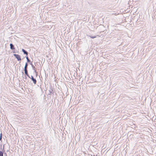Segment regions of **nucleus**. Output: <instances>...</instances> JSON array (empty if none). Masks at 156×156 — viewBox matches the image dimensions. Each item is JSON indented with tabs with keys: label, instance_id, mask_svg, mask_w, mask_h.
I'll list each match as a JSON object with an SVG mask.
<instances>
[{
	"label": "nucleus",
	"instance_id": "20e7f679",
	"mask_svg": "<svg viewBox=\"0 0 156 156\" xmlns=\"http://www.w3.org/2000/svg\"><path fill=\"white\" fill-rule=\"evenodd\" d=\"M10 48L12 50H14L15 49L14 46L11 43L10 44Z\"/></svg>",
	"mask_w": 156,
	"mask_h": 156
},
{
	"label": "nucleus",
	"instance_id": "f03ea898",
	"mask_svg": "<svg viewBox=\"0 0 156 156\" xmlns=\"http://www.w3.org/2000/svg\"><path fill=\"white\" fill-rule=\"evenodd\" d=\"M30 78H31V79L33 81L34 83V84H36V83H37V81H36V79L34 78L32 76H31V77H30Z\"/></svg>",
	"mask_w": 156,
	"mask_h": 156
},
{
	"label": "nucleus",
	"instance_id": "ddd939ff",
	"mask_svg": "<svg viewBox=\"0 0 156 156\" xmlns=\"http://www.w3.org/2000/svg\"><path fill=\"white\" fill-rule=\"evenodd\" d=\"M0 136H2V133H1L0 134Z\"/></svg>",
	"mask_w": 156,
	"mask_h": 156
},
{
	"label": "nucleus",
	"instance_id": "1a4fd4ad",
	"mask_svg": "<svg viewBox=\"0 0 156 156\" xmlns=\"http://www.w3.org/2000/svg\"><path fill=\"white\" fill-rule=\"evenodd\" d=\"M0 156H3V153L1 151H0Z\"/></svg>",
	"mask_w": 156,
	"mask_h": 156
},
{
	"label": "nucleus",
	"instance_id": "6e6552de",
	"mask_svg": "<svg viewBox=\"0 0 156 156\" xmlns=\"http://www.w3.org/2000/svg\"><path fill=\"white\" fill-rule=\"evenodd\" d=\"M26 59H27V61L28 62H30V60L28 58V57L27 56L26 57Z\"/></svg>",
	"mask_w": 156,
	"mask_h": 156
},
{
	"label": "nucleus",
	"instance_id": "423d86ee",
	"mask_svg": "<svg viewBox=\"0 0 156 156\" xmlns=\"http://www.w3.org/2000/svg\"><path fill=\"white\" fill-rule=\"evenodd\" d=\"M27 66H28V64L27 63H26L25 66L24 67V69H27Z\"/></svg>",
	"mask_w": 156,
	"mask_h": 156
},
{
	"label": "nucleus",
	"instance_id": "f8f14e48",
	"mask_svg": "<svg viewBox=\"0 0 156 156\" xmlns=\"http://www.w3.org/2000/svg\"><path fill=\"white\" fill-rule=\"evenodd\" d=\"M30 64L31 65V66L33 64H32V63L31 62L30 63Z\"/></svg>",
	"mask_w": 156,
	"mask_h": 156
},
{
	"label": "nucleus",
	"instance_id": "0eeeda50",
	"mask_svg": "<svg viewBox=\"0 0 156 156\" xmlns=\"http://www.w3.org/2000/svg\"><path fill=\"white\" fill-rule=\"evenodd\" d=\"M88 37H90L92 38H94L96 37V36H90V35H88Z\"/></svg>",
	"mask_w": 156,
	"mask_h": 156
},
{
	"label": "nucleus",
	"instance_id": "39448f33",
	"mask_svg": "<svg viewBox=\"0 0 156 156\" xmlns=\"http://www.w3.org/2000/svg\"><path fill=\"white\" fill-rule=\"evenodd\" d=\"M22 51L23 52L24 54L26 55H28V52L26 51L24 49H22Z\"/></svg>",
	"mask_w": 156,
	"mask_h": 156
},
{
	"label": "nucleus",
	"instance_id": "9d476101",
	"mask_svg": "<svg viewBox=\"0 0 156 156\" xmlns=\"http://www.w3.org/2000/svg\"><path fill=\"white\" fill-rule=\"evenodd\" d=\"M31 66H32L33 69H34L35 68V66L33 65H32Z\"/></svg>",
	"mask_w": 156,
	"mask_h": 156
},
{
	"label": "nucleus",
	"instance_id": "7ed1b4c3",
	"mask_svg": "<svg viewBox=\"0 0 156 156\" xmlns=\"http://www.w3.org/2000/svg\"><path fill=\"white\" fill-rule=\"evenodd\" d=\"M24 70L25 71V75H26L27 76H28L29 78H30V76H29V75L28 74L27 70V69H26V70L24 69Z\"/></svg>",
	"mask_w": 156,
	"mask_h": 156
},
{
	"label": "nucleus",
	"instance_id": "9b49d317",
	"mask_svg": "<svg viewBox=\"0 0 156 156\" xmlns=\"http://www.w3.org/2000/svg\"><path fill=\"white\" fill-rule=\"evenodd\" d=\"M2 139V136H0V140H1Z\"/></svg>",
	"mask_w": 156,
	"mask_h": 156
},
{
	"label": "nucleus",
	"instance_id": "f257e3e1",
	"mask_svg": "<svg viewBox=\"0 0 156 156\" xmlns=\"http://www.w3.org/2000/svg\"><path fill=\"white\" fill-rule=\"evenodd\" d=\"M14 56L17 58L18 61L21 60V58L20 55L18 54H14Z\"/></svg>",
	"mask_w": 156,
	"mask_h": 156
},
{
	"label": "nucleus",
	"instance_id": "4468645a",
	"mask_svg": "<svg viewBox=\"0 0 156 156\" xmlns=\"http://www.w3.org/2000/svg\"><path fill=\"white\" fill-rule=\"evenodd\" d=\"M5 156H7V155H6H6H5Z\"/></svg>",
	"mask_w": 156,
	"mask_h": 156
}]
</instances>
